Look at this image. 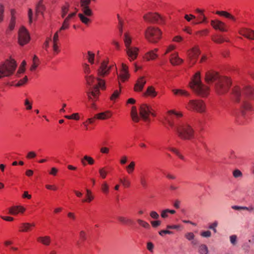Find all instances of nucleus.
I'll return each mask as SVG.
<instances>
[{"label":"nucleus","instance_id":"62","mask_svg":"<svg viewBox=\"0 0 254 254\" xmlns=\"http://www.w3.org/2000/svg\"><path fill=\"white\" fill-rule=\"evenodd\" d=\"M233 174L235 178H238L242 176V172L239 170H234Z\"/></svg>","mask_w":254,"mask_h":254},{"label":"nucleus","instance_id":"38","mask_svg":"<svg viewBox=\"0 0 254 254\" xmlns=\"http://www.w3.org/2000/svg\"><path fill=\"white\" fill-rule=\"evenodd\" d=\"M216 13L221 16H223L226 18H229L233 21L235 20V18L233 15H232L230 13H229L226 11H217Z\"/></svg>","mask_w":254,"mask_h":254},{"label":"nucleus","instance_id":"18","mask_svg":"<svg viewBox=\"0 0 254 254\" xmlns=\"http://www.w3.org/2000/svg\"><path fill=\"white\" fill-rule=\"evenodd\" d=\"M76 14V12L75 11L71 12L68 15L64 20L63 25L60 29V31L68 29L70 22L75 18Z\"/></svg>","mask_w":254,"mask_h":254},{"label":"nucleus","instance_id":"64","mask_svg":"<svg viewBox=\"0 0 254 254\" xmlns=\"http://www.w3.org/2000/svg\"><path fill=\"white\" fill-rule=\"evenodd\" d=\"M80 239L82 241H85L86 239V233L84 231H81L79 233Z\"/></svg>","mask_w":254,"mask_h":254},{"label":"nucleus","instance_id":"57","mask_svg":"<svg viewBox=\"0 0 254 254\" xmlns=\"http://www.w3.org/2000/svg\"><path fill=\"white\" fill-rule=\"evenodd\" d=\"M200 236L202 237L209 238L211 236V233L210 231H202L200 233Z\"/></svg>","mask_w":254,"mask_h":254},{"label":"nucleus","instance_id":"63","mask_svg":"<svg viewBox=\"0 0 254 254\" xmlns=\"http://www.w3.org/2000/svg\"><path fill=\"white\" fill-rule=\"evenodd\" d=\"M150 215L151 217V218L155 219H158L159 218V214L154 211H152L150 213Z\"/></svg>","mask_w":254,"mask_h":254},{"label":"nucleus","instance_id":"13","mask_svg":"<svg viewBox=\"0 0 254 254\" xmlns=\"http://www.w3.org/2000/svg\"><path fill=\"white\" fill-rule=\"evenodd\" d=\"M139 114L142 119L145 122H149L150 115L155 116V114L151 107L146 104L141 105L140 107Z\"/></svg>","mask_w":254,"mask_h":254},{"label":"nucleus","instance_id":"30","mask_svg":"<svg viewBox=\"0 0 254 254\" xmlns=\"http://www.w3.org/2000/svg\"><path fill=\"white\" fill-rule=\"evenodd\" d=\"M135 162L131 161L126 166L125 168L127 173L129 175H131L135 170Z\"/></svg>","mask_w":254,"mask_h":254},{"label":"nucleus","instance_id":"35","mask_svg":"<svg viewBox=\"0 0 254 254\" xmlns=\"http://www.w3.org/2000/svg\"><path fill=\"white\" fill-rule=\"evenodd\" d=\"M176 213V211L174 210H170L166 209L163 210L161 212V216L163 218H167L168 217L169 214H174Z\"/></svg>","mask_w":254,"mask_h":254},{"label":"nucleus","instance_id":"3","mask_svg":"<svg viewBox=\"0 0 254 254\" xmlns=\"http://www.w3.org/2000/svg\"><path fill=\"white\" fill-rule=\"evenodd\" d=\"M205 81L209 84L213 82L216 83V90L219 94L226 93L231 84V80L226 77H221L215 71H209L205 74Z\"/></svg>","mask_w":254,"mask_h":254},{"label":"nucleus","instance_id":"16","mask_svg":"<svg viewBox=\"0 0 254 254\" xmlns=\"http://www.w3.org/2000/svg\"><path fill=\"white\" fill-rule=\"evenodd\" d=\"M91 0H81L80 6L82 11L86 16H90L92 15V12L89 8L88 5L90 3Z\"/></svg>","mask_w":254,"mask_h":254},{"label":"nucleus","instance_id":"51","mask_svg":"<svg viewBox=\"0 0 254 254\" xmlns=\"http://www.w3.org/2000/svg\"><path fill=\"white\" fill-rule=\"evenodd\" d=\"M27 76H25L23 79L19 80L17 83L15 84V86L17 87L22 86L27 82Z\"/></svg>","mask_w":254,"mask_h":254},{"label":"nucleus","instance_id":"24","mask_svg":"<svg viewBox=\"0 0 254 254\" xmlns=\"http://www.w3.org/2000/svg\"><path fill=\"white\" fill-rule=\"evenodd\" d=\"M94 195L91 190L86 189L85 198L81 200L82 203H90L94 199Z\"/></svg>","mask_w":254,"mask_h":254},{"label":"nucleus","instance_id":"23","mask_svg":"<svg viewBox=\"0 0 254 254\" xmlns=\"http://www.w3.org/2000/svg\"><path fill=\"white\" fill-rule=\"evenodd\" d=\"M112 116V113L109 111H107L106 112L96 114L95 115L94 118L103 120L110 118Z\"/></svg>","mask_w":254,"mask_h":254},{"label":"nucleus","instance_id":"36","mask_svg":"<svg viewBox=\"0 0 254 254\" xmlns=\"http://www.w3.org/2000/svg\"><path fill=\"white\" fill-rule=\"evenodd\" d=\"M101 190L105 195L109 192V186L106 182H103L101 185Z\"/></svg>","mask_w":254,"mask_h":254},{"label":"nucleus","instance_id":"1","mask_svg":"<svg viewBox=\"0 0 254 254\" xmlns=\"http://www.w3.org/2000/svg\"><path fill=\"white\" fill-rule=\"evenodd\" d=\"M183 114L175 110L167 112L166 122L171 129L175 131L178 136L184 140H190L194 137V130L182 119Z\"/></svg>","mask_w":254,"mask_h":254},{"label":"nucleus","instance_id":"61","mask_svg":"<svg viewBox=\"0 0 254 254\" xmlns=\"http://www.w3.org/2000/svg\"><path fill=\"white\" fill-rule=\"evenodd\" d=\"M36 153L34 151L29 152L26 156L27 159H33L36 156Z\"/></svg>","mask_w":254,"mask_h":254},{"label":"nucleus","instance_id":"56","mask_svg":"<svg viewBox=\"0 0 254 254\" xmlns=\"http://www.w3.org/2000/svg\"><path fill=\"white\" fill-rule=\"evenodd\" d=\"M53 50L55 55L58 54L60 52L58 43H53Z\"/></svg>","mask_w":254,"mask_h":254},{"label":"nucleus","instance_id":"55","mask_svg":"<svg viewBox=\"0 0 254 254\" xmlns=\"http://www.w3.org/2000/svg\"><path fill=\"white\" fill-rule=\"evenodd\" d=\"M24 105L26 107V109L30 110L32 109V103H31L28 99H26L24 101Z\"/></svg>","mask_w":254,"mask_h":254},{"label":"nucleus","instance_id":"26","mask_svg":"<svg viewBox=\"0 0 254 254\" xmlns=\"http://www.w3.org/2000/svg\"><path fill=\"white\" fill-rule=\"evenodd\" d=\"M37 240L45 246H49L51 243V238L50 236H41L37 238Z\"/></svg>","mask_w":254,"mask_h":254},{"label":"nucleus","instance_id":"32","mask_svg":"<svg viewBox=\"0 0 254 254\" xmlns=\"http://www.w3.org/2000/svg\"><path fill=\"white\" fill-rule=\"evenodd\" d=\"M118 220L120 223L124 225H132L133 223V221L126 217L120 216L117 218Z\"/></svg>","mask_w":254,"mask_h":254},{"label":"nucleus","instance_id":"52","mask_svg":"<svg viewBox=\"0 0 254 254\" xmlns=\"http://www.w3.org/2000/svg\"><path fill=\"white\" fill-rule=\"evenodd\" d=\"M83 70L85 75H91V69L88 64H85L83 65Z\"/></svg>","mask_w":254,"mask_h":254},{"label":"nucleus","instance_id":"54","mask_svg":"<svg viewBox=\"0 0 254 254\" xmlns=\"http://www.w3.org/2000/svg\"><path fill=\"white\" fill-rule=\"evenodd\" d=\"M68 5H65L63 6L62 9V17L64 18L68 11Z\"/></svg>","mask_w":254,"mask_h":254},{"label":"nucleus","instance_id":"45","mask_svg":"<svg viewBox=\"0 0 254 254\" xmlns=\"http://www.w3.org/2000/svg\"><path fill=\"white\" fill-rule=\"evenodd\" d=\"M250 31V29H248V28H242L240 29L239 33L240 35H241L246 38H248Z\"/></svg>","mask_w":254,"mask_h":254},{"label":"nucleus","instance_id":"59","mask_svg":"<svg viewBox=\"0 0 254 254\" xmlns=\"http://www.w3.org/2000/svg\"><path fill=\"white\" fill-rule=\"evenodd\" d=\"M176 48V46H175L174 45H169L168 47V48H167V50L166 51V52H165V54H167L168 53H170L172 51H173L174 50H175Z\"/></svg>","mask_w":254,"mask_h":254},{"label":"nucleus","instance_id":"49","mask_svg":"<svg viewBox=\"0 0 254 254\" xmlns=\"http://www.w3.org/2000/svg\"><path fill=\"white\" fill-rule=\"evenodd\" d=\"M78 16L82 22L85 24H88L90 22V19L83 14L79 13Z\"/></svg>","mask_w":254,"mask_h":254},{"label":"nucleus","instance_id":"9","mask_svg":"<svg viewBox=\"0 0 254 254\" xmlns=\"http://www.w3.org/2000/svg\"><path fill=\"white\" fill-rule=\"evenodd\" d=\"M162 34L161 30L158 28L149 26L145 31V37L149 42L156 43L161 39Z\"/></svg>","mask_w":254,"mask_h":254},{"label":"nucleus","instance_id":"58","mask_svg":"<svg viewBox=\"0 0 254 254\" xmlns=\"http://www.w3.org/2000/svg\"><path fill=\"white\" fill-rule=\"evenodd\" d=\"M61 31H60V30H59L57 32H56V33L54 34L53 38V40H52L53 43H58V42H59V33Z\"/></svg>","mask_w":254,"mask_h":254},{"label":"nucleus","instance_id":"12","mask_svg":"<svg viewBox=\"0 0 254 254\" xmlns=\"http://www.w3.org/2000/svg\"><path fill=\"white\" fill-rule=\"evenodd\" d=\"M187 58L189 65L191 66L196 62L200 51L198 46H195L187 51Z\"/></svg>","mask_w":254,"mask_h":254},{"label":"nucleus","instance_id":"7","mask_svg":"<svg viewBox=\"0 0 254 254\" xmlns=\"http://www.w3.org/2000/svg\"><path fill=\"white\" fill-rule=\"evenodd\" d=\"M123 38L126 47L125 51L129 61L131 62L135 60L138 55V48L131 45L132 37L129 33H125Z\"/></svg>","mask_w":254,"mask_h":254},{"label":"nucleus","instance_id":"22","mask_svg":"<svg viewBox=\"0 0 254 254\" xmlns=\"http://www.w3.org/2000/svg\"><path fill=\"white\" fill-rule=\"evenodd\" d=\"M25 208L22 206H12L9 209V213L11 215H16L19 213H23Z\"/></svg>","mask_w":254,"mask_h":254},{"label":"nucleus","instance_id":"34","mask_svg":"<svg viewBox=\"0 0 254 254\" xmlns=\"http://www.w3.org/2000/svg\"><path fill=\"white\" fill-rule=\"evenodd\" d=\"M119 181L125 188H127L130 186L131 182L127 176L123 178H120Z\"/></svg>","mask_w":254,"mask_h":254},{"label":"nucleus","instance_id":"48","mask_svg":"<svg viewBox=\"0 0 254 254\" xmlns=\"http://www.w3.org/2000/svg\"><path fill=\"white\" fill-rule=\"evenodd\" d=\"M139 182L141 186L143 188H146L147 185V179L145 176L141 175L139 178Z\"/></svg>","mask_w":254,"mask_h":254},{"label":"nucleus","instance_id":"39","mask_svg":"<svg viewBox=\"0 0 254 254\" xmlns=\"http://www.w3.org/2000/svg\"><path fill=\"white\" fill-rule=\"evenodd\" d=\"M43 0H40L36 6V13H42L45 9V6L43 4Z\"/></svg>","mask_w":254,"mask_h":254},{"label":"nucleus","instance_id":"6","mask_svg":"<svg viewBox=\"0 0 254 254\" xmlns=\"http://www.w3.org/2000/svg\"><path fill=\"white\" fill-rule=\"evenodd\" d=\"M190 87L198 95L206 96L209 93V88L201 81L200 72L197 71L193 76L190 83Z\"/></svg>","mask_w":254,"mask_h":254},{"label":"nucleus","instance_id":"41","mask_svg":"<svg viewBox=\"0 0 254 254\" xmlns=\"http://www.w3.org/2000/svg\"><path fill=\"white\" fill-rule=\"evenodd\" d=\"M29 223H23L21 224L20 227V231L22 232H26L30 230Z\"/></svg>","mask_w":254,"mask_h":254},{"label":"nucleus","instance_id":"11","mask_svg":"<svg viewBox=\"0 0 254 254\" xmlns=\"http://www.w3.org/2000/svg\"><path fill=\"white\" fill-rule=\"evenodd\" d=\"M114 64L110 63L107 60H104L100 63L97 69L99 76L104 77L110 72L111 69L114 66Z\"/></svg>","mask_w":254,"mask_h":254},{"label":"nucleus","instance_id":"29","mask_svg":"<svg viewBox=\"0 0 254 254\" xmlns=\"http://www.w3.org/2000/svg\"><path fill=\"white\" fill-rule=\"evenodd\" d=\"M130 116L132 121L137 123L140 120V117L138 115L137 109L135 106H132L131 110Z\"/></svg>","mask_w":254,"mask_h":254},{"label":"nucleus","instance_id":"27","mask_svg":"<svg viewBox=\"0 0 254 254\" xmlns=\"http://www.w3.org/2000/svg\"><path fill=\"white\" fill-rule=\"evenodd\" d=\"M81 162L82 164L85 166L87 165V164H89L90 165H93L95 163V160L91 157L88 155H85L83 158L81 159Z\"/></svg>","mask_w":254,"mask_h":254},{"label":"nucleus","instance_id":"20","mask_svg":"<svg viewBox=\"0 0 254 254\" xmlns=\"http://www.w3.org/2000/svg\"><path fill=\"white\" fill-rule=\"evenodd\" d=\"M170 62L173 65H178L183 63L184 60L179 56L178 53L175 52L170 55Z\"/></svg>","mask_w":254,"mask_h":254},{"label":"nucleus","instance_id":"5","mask_svg":"<svg viewBox=\"0 0 254 254\" xmlns=\"http://www.w3.org/2000/svg\"><path fill=\"white\" fill-rule=\"evenodd\" d=\"M117 74L120 89L115 90L112 94L110 99L112 101H115L120 96L122 87L121 83L127 81L129 78L130 74L128 71V66L125 64L122 63V67L119 72H117Z\"/></svg>","mask_w":254,"mask_h":254},{"label":"nucleus","instance_id":"42","mask_svg":"<svg viewBox=\"0 0 254 254\" xmlns=\"http://www.w3.org/2000/svg\"><path fill=\"white\" fill-rule=\"evenodd\" d=\"M212 40L216 43L221 44L224 41H228L227 40L224 39L221 36L217 35L213 37Z\"/></svg>","mask_w":254,"mask_h":254},{"label":"nucleus","instance_id":"25","mask_svg":"<svg viewBox=\"0 0 254 254\" xmlns=\"http://www.w3.org/2000/svg\"><path fill=\"white\" fill-rule=\"evenodd\" d=\"M158 51V49L156 48L153 50H151L147 52L145 54L144 58L147 61L155 60L158 57V55L157 54Z\"/></svg>","mask_w":254,"mask_h":254},{"label":"nucleus","instance_id":"10","mask_svg":"<svg viewBox=\"0 0 254 254\" xmlns=\"http://www.w3.org/2000/svg\"><path fill=\"white\" fill-rule=\"evenodd\" d=\"M186 108L188 110L196 111L199 113H204L206 111V105L200 100H190L186 105Z\"/></svg>","mask_w":254,"mask_h":254},{"label":"nucleus","instance_id":"8","mask_svg":"<svg viewBox=\"0 0 254 254\" xmlns=\"http://www.w3.org/2000/svg\"><path fill=\"white\" fill-rule=\"evenodd\" d=\"M16 62L10 59L6 60L0 64V78L10 76L12 75L16 68Z\"/></svg>","mask_w":254,"mask_h":254},{"label":"nucleus","instance_id":"33","mask_svg":"<svg viewBox=\"0 0 254 254\" xmlns=\"http://www.w3.org/2000/svg\"><path fill=\"white\" fill-rule=\"evenodd\" d=\"M40 64V60L38 57L34 55L32 60V64L30 68L31 71H34Z\"/></svg>","mask_w":254,"mask_h":254},{"label":"nucleus","instance_id":"53","mask_svg":"<svg viewBox=\"0 0 254 254\" xmlns=\"http://www.w3.org/2000/svg\"><path fill=\"white\" fill-rule=\"evenodd\" d=\"M185 237L189 241L193 240L195 237L194 234L192 232H188L185 234Z\"/></svg>","mask_w":254,"mask_h":254},{"label":"nucleus","instance_id":"43","mask_svg":"<svg viewBox=\"0 0 254 254\" xmlns=\"http://www.w3.org/2000/svg\"><path fill=\"white\" fill-rule=\"evenodd\" d=\"M99 173L100 177L104 179L106 178L108 174V171L106 170V167H102L99 169Z\"/></svg>","mask_w":254,"mask_h":254},{"label":"nucleus","instance_id":"15","mask_svg":"<svg viewBox=\"0 0 254 254\" xmlns=\"http://www.w3.org/2000/svg\"><path fill=\"white\" fill-rule=\"evenodd\" d=\"M145 21L148 22H156L159 24L163 23V18L158 13H149L144 15Z\"/></svg>","mask_w":254,"mask_h":254},{"label":"nucleus","instance_id":"28","mask_svg":"<svg viewBox=\"0 0 254 254\" xmlns=\"http://www.w3.org/2000/svg\"><path fill=\"white\" fill-rule=\"evenodd\" d=\"M143 94L145 96H148L154 98L157 96V92L155 91V88L153 86H150L147 87L146 91Z\"/></svg>","mask_w":254,"mask_h":254},{"label":"nucleus","instance_id":"19","mask_svg":"<svg viewBox=\"0 0 254 254\" xmlns=\"http://www.w3.org/2000/svg\"><path fill=\"white\" fill-rule=\"evenodd\" d=\"M211 26L216 30H219L222 32H226L227 31L226 24L219 20H212L211 22Z\"/></svg>","mask_w":254,"mask_h":254},{"label":"nucleus","instance_id":"2","mask_svg":"<svg viewBox=\"0 0 254 254\" xmlns=\"http://www.w3.org/2000/svg\"><path fill=\"white\" fill-rule=\"evenodd\" d=\"M233 93L237 101L242 102L240 119L248 118L252 110L249 100H254V87L248 85L242 90L240 87L237 86L233 88Z\"/></svg>","mask_w":254,"mask_h":254},{"label":"nucleus","instance_id":"4","mask_svg":"<svg viewBox=\"0 0 254 254\" xmlns=\"http://www.w3.org/2000/svg\"><path fill=\"white\" fill-rule=\"evenodd\" d=\"M88 89L86 91L88 100H96L99 97L100 91L99 88L104 90L106 88L105 81L100 78H98V84H96V80L93 75L85 76Z\"/></svg>","mask_w":254,"mask_h":254},{"label":"nucleus","instance_id":"46","mask_svg":"<svg viewBox=\"0 0 254 254\" xmlns=\"http://www.w3.org/2000/svg\"><path fill=\"white\" fill-rule=\"evenodd\" d=\"M95 118H89L86 121L83 123V125L84 126L86 130H88V125L92 124L94 123Z\"/></svg>","mask_w":254,"mask_h":254},{"label":"nucleus","instance_id":"37","mask_svg":"<svg viewBox=\"0 0 254 254\" xmlns=\"http://www.w3.org/2000/svg\"><path fill=\"white\" fill-rule=\"evenodd\" d=\"M198 252L199 254H208V249L205 244H200L198 246Z\"/></svg>","mask_w":254,"mask_h":254},{"label":"nucleus","instance_id":"50","mask_svg":"<svg viewBox=\"0 0 254 254\" xmlns=\"http://www.w3.org/2000/svg\"><path fill=\"white\" fill-rule=\"evenodd\" d=\"M208 33V30L207 29H204L202 30L196 31L195 33V35L196 36L201 37L207 35Z\"/></svg>","mask_w":254,"mask_h":254},{"label":"nucleus","instance_id":"60","mask_svg":"<svg viewBox=\"0 0 254 254\" xmlns=\"http://www.w3.org/2000/svg\"><path fill=\"white\" fill-rule=\"evenodd\" d=\"M58 172H59V170L57 168H56V167H52L51 168L50 171L49 172V174L51 175L56 176H57Z\"/></svg>","mask_w":254,"mask_h":254},{"label":"nucleus","instance_id":"31","mask_svg":"<svg viewBox=\"0 0 254 254\" xmlns=\"http://www.w3.org/2000/svg\"><path fill=\"white\" fill-rule=\"evenodd\" d=\"M172 91L175 95H180L186 97H188L190 96V93L186 90L183 89H172Z\"/></svg>","mask_w":254,"mask_h":254},{"label":"nucleus","instance_id":"17","mask_svg":"<svg viewBox=\"0 0 254 254\" xmlns=\"http://www.w3.org/2000/svg\"><path fill=\"white\" fill-rule=\"evenodd\" d=\"M76 14V12L75 11L71 12L68 15L64 20L63 25L60 29V31L68 29L70 22L75 18Z\"/></svg>","mask_w":254,"mask_h":254},{"label":"nucleus","instance_id":"14","mask_svg":"<svg viewBox=\"0 0 254 254\" xmlns=\"http://www.w3.org/2000/svg\"><path fill=\"white\" fill-rule=\"evenodd\" d=\"M30 36L27 30L23 27L19 30L18 42L21 46H23L28 43L30 40Z\"/></svg>","mask_w":254,"mask_h":254},{"label":"nucleus","instance_id":"21","mask_svg":"<svg viewBox=\"0 0 254 254\" xmlns=\"http://www.w3.org/2000/svg\"><path fill=\"white\" fill-rule=\"evenodd\" d=\"M146 82V81L144 76L140 77L134 85V90L136 92L142 91Z\"/></svg>","mask_w":254,"mask_h":254},{"label":"nucleus","instance_id":"44","mask_svg":"<svg viewBox=\"0 0 254 254\" xmlns=\"http://www.w3.org/2000/svg\"><path fill=\"white\" fill-rule=\"evenodd\" d=\"M95 54L90 51L87 53V59L91 64L94 63Z\"/></svg>","mask_w":254,"mask_h":254},{"label":"nucleus","instance_id":"47","mask_svg":"<svg viewBox=\"0 0 254 254\" xmlns=\"http://www.w3.org/2000/svg\"><path fill=\"white\" fill-rule=\"evenodd\" d=\"M137 222L140 226L146 229H149L150 228V225L147 222L141 219H137Z\"/></svg>","mask_w":254,"mask_h":254},{"label":"nucleus","instance_id":"40","mask_svg":"<svg viewBox=\"0 0 254 254\" xmlns=\"http://www.w3.org/2000/svg\"><path fill=\"white\" fill-rule=\"evenodd\" d=\"M14 12H15V11L14 10H12L11 11L12 16H11V18L10 20V23L9 24V27H8V28L10 30H12L14 29V26H15V18L14 16Z\"/></svg>","mask_w":254,"mask_h":254}]
</instances>
